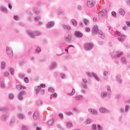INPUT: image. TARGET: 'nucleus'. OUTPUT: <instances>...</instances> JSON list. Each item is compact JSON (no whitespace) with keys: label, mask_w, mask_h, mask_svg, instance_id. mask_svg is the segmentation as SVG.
Here are the masks:
<instances>
[{"label":"nucleus","mask_w":130,"mask_h":130,"mask_svg":"<svg viewBox=\"0 0 130 130\" xmlns=\"http://www.w3.org/2000/svg\"><path fill=\"white\" fill-rule=\"evenodd\" d=\"M60 77L61 78V79H66V75L64 74L60 73Z\"/></svg>","instance_id":"5fc2aeb1"},{"label":"nucleus","mask_w":130,"mask_h":130,"mask_svg":"<svg viewBox=\"0 0 130 130\" xmlns=\"http://www.w3.org/2000/svg\"><path fill=\"white\" fill-rule=\"evenodd\" d=\"M16 88L18 91H21V90H24V89H26L25 87L22 86L21 84H17L16 86Z\"/></svg>","instance_id":"a211bd4d"},{"label":"nucleus","mask_w":130,"mask_h":130,"mask_svg":"<svg viewBox=\"0 0 130 130\" xmlns=\"http://www.w3.org/2000/svg\"><path fill=\"white\" fill-rule=\"evenodd\" d=\"M107 11L106 9H104L102 10L99 13V17H104V16H106Z\"/></svg>","instance_id":"dca6fc26"},{"label":"nucleus","mask_w":130,"mask_h":130,"mask_svg":"<svg viewBox=\"0 0 130 130\" xmlns=\"http://www.w3.org/2000/svg\"><path fill=\"white\" fill-rule=\"evenodd\" d=\"M72 25L74 26V27H77L78 26V22L76 21V19H72L71 20Z\"/></svg>","instance_id":"c85d7f7f"},{"label":"nucleus","mask_w":130,"mask_h":130,"mask_svg":"<svg viewBox=\"0 0 130 130\" xmlns=\"http://www.w3.org/2000/svg\"><path fill=\"white\" fill-rule=\"evenodd\" d=\"M97 127H98V130H104V129H103V127H102L100 124H98L97 125Z\"/></svg>","instance_id":"13d9d810"},{"label":"nucleus","mask_w":130,"mask_h":130,"mask_svg":"<svg viewBox=\"0 0 130 130\" xmlns=\"http://www.w3.org/2000/svg\"><path fill=\"white\" fill-rule=\"evenodd\" d=\"M32 11L34 14H36V15H39L40 13V10L37 8H34Z\"/></svg>","instance_id":"412c9836"},{"label":"nucleus","mask_w":130,"mask_h":130,"mask_svg":"<svg viewBox=\"0 0 130 130\" xmlns=\"http://www.w3.org/2000/svg\"><path fill=\"white\" fill-rule=\"evenodd\" d=\"M56 66H57V63H56V62H52L51 63V66H50V69L52 71L53 69L56 68Z\"/></svg>","instance_id":"f3484780"},{"label":"nucleus","mask_w":130,"mask_h":130,"mask_svg":"<svg viewBox=\"0 0 130 130\" xmlns=\"http://www.w3.org/2000/svg\"><path fill=\"white\" fill-rule=\"evenodd\" d=\"M84 48L87 51H89L94 48V45L92 43H86L84 44Z\"/></svg>","instance_id":"39448f33"},{"label":"nucleus","mask_w":130,"mask_h":130,"mask_svg":"<svg viewBox=\"0 0 130 130\" xmlns=\"http://www.w3.org/2000/svg\"><path fill=\"white\" fill-rule=\"evenodd\" d=\"M24 81L25 83H26V84H28V83H29V79L28 78V77H25L24 79Z\"/></svg>","instance_id":"bf43d9fd"},{"label":"nucleus","mask_w":130,"mask_h":130,"mask_svg":"<svg viewBox=\"0 0 130 130\" xmlns=\"http://www.w3.org/2000/svg\"><path fill=\"white\" fill-rule=\"evenodd\" d=\"M107 95H108V93L105 91H103L101 93V97L103 98V99H105V98H106L107 96Z\"/></svg>","instance_id":"b1692460"},{"label":"nucleus","mask_w":130,"mask_h":130,"mask_svg":"<svg viewBox=\"0 0 130 130\" xmlns=\"http://www.w3.org/2000/svg\"><path fill=\"white\" fill-rule=\"evenodd\" d=\"M91 75L93 77V78H94L95 80L97 81V82H100V79L99 78L98 76H97V74H95V73L94 72H92Z\"/></svg>","instance_id":"6ab92c4d"},{"label":"nucleus","mask_w":130,"mask_h":130,"mask_svg":"<svg viewBox=\"0 0 130 130\" xmlns=\"http://www.w3.org/2000/svg\"><path fill=\"white\" fill-rule=\"evenodd\" d=\"M6 53L10 58L14 57V52L13 49L10 47H7L6 49Z\"/></svg>","instance_id":"20e7f679"},{"label":"nucleus","mask_w":130,"mask_h":130,"mask_svg":"<svg viewBox=\"0 0 130 130\" xmlns=\"http://www.w3.org/2000/svg\"><path fill=\"white\" fill-rule=\"evenodd\" d=\"M83 97L82 95H78L75 96V100L77 101H80L81 99H83Z\"/></svg>","instance_id":"bb28decb"},{"label":"nucleus","mask_w":130,"mask_h":130,"mask_svg":"<svg viewBox=\"0 0 130 130\" xmlns=\"http://www.w3.org/2000/svg\"><path fill=\"white\" fill-rule=\"evenodd\" d=\"M17 118L18 119H20V120H23L24 118H25V115L19 113L17 114Z\"/></svg>","instance_id":"5701e85b"},{"label":"nucleus","mask_w":130,"mask_h":130,"mask_svg":"<svg viewBox=\"0 0 130 130\" xmlns=\"http://www.w3.org/2000/svg\"><path fill=\"white\" fill-rule=\"evenodd\" d=\"M116 81L118 82L119 84H122V79H121V75L117 74L116 76Z\"/></svg>","instance_id":"4468645a"},{"label":"nucleus","mask_w":130,"mask_h":130,"mask_svg":"<svg viewBox=\"0 0 130 130\" xmlns=\"http://www.w3.org/2000/svg\"><path fill=\"white\" fill-rule=\"evenodd\" d=\"M111 15L114 18H116V12L113 11L111 12Z\"/></svg>","instance_id":"4d7b16f0"},{"label":"nucleus","mask_w":130,"mask_h":130,"mask_svg":"<svg viewBox=\"0 0 130 130\" xmlns=\"http://www.w3.org/2000/svg\"><path fill=\"white\" fill-rule=\"evenodd\" d=\"M91 119H87L86 120V121L85 122H84V124L85 125H88V124H91Z\"/></svg>","instance_id":"473e14b6"},{"label":"nucleus","mask_w":130,"mask_h":130,"mask_svg":"<svg viewBox=\"0 0 130 130\" xmlns=\"http://www.w3.org/2000/svg\"><path fill=\"white\" fill-rule=\"evenodd\" d=\"M40 19V16H37L35 18V21H36V22L38 21V20Z\"/></svg>","instance_id":"774afa93"},{"label":"nucleus","mask_w":130,"mask_h":130,"mask_svg":"<svg viewBox=\"0 0 130 130\" xmlns=\"http://www.w3.org/2000/svg\"><path fill=\"white\" fill-rule=\"evenodd\" d=\"M130 110V106L128 105H126L125 106V113H127Z\"/></svg>","instance_id":"c756f323"},{"label":"nucleus","mask_w":130,"mask_h":130,"mask_svg":"<svg viewBox=\"0 0 130 130\" xmlns=\"http://www.w3.org/2000/svg\"><path fill=\"white\" fill-rule=\"evenodd\" d=\"M7 108L5 107H0V111H6Z\"/></svg>","instance_id":"3c124183"},{"label":"nucleus","mask_w":130,"mask_h":130,"mask_svg":"<svg viewBox=\"0 0 130 130\" xmlns=\"http://www.w3.org/2000/svg\"><path fill=\"white\" fill-rule=\"evenodd\" d=\"M82 82L81 83V86L84 88V89H88V85L87 83H88V80L86 78L82 79Z\"/></svg>","instance_id":"6e6552de"},{"label":"nucleus","mask_w":130,"mask_h":130,"mask_svg":"<svg viewBox=\"0 0 130 130\" xmlns=\"http://www.w3.org/2000/svg\"><path fill=\"white\" fill-rule=\"evenodd\" d=\"M41 51V49L39 47H37L36 49L35 50V53L38 54L40 53V52Z\"/></svg>","instance_id":"c9c22d12"},{"label":"nucleus","mask_w":130,"mask_h":130,"mask_svg":"<svg viewBox=\"0 0 130 130\" xmlns=\"http://www.w3.org/2000/svg\"><path fill=\"white\" fill-rule=\"evenodd\" d=\"M57 14H58V15H63V11H62L60 9H59V10H58Z\"/></svg>","instance_id":"de8ad7c7"},{"label":"nucleus","mask_w":130,"mask_h":130,"mask_svg":"<svg viewBox=\"0 0 130 130\" xmlns=\"http://www.w3.org/2000/svg\"><path fill=\"white\" fill-rule=\"evenodd\" d=\"M48 91L49 93H54V89L52 87H49Z\"/></svg>","instance_id":"a19ab883"},{"label":"nucleus","mask_w":130,"mask_h":130,"mask_svg":"<svg viewBox=\"0 0 130 130\" xmlns=\"http://www.w3.org/2000/svg\"><path fill=\"white\" fill-rule=\"evenodd\" d=\"M74 35L77 38H82L83 37V33H82L80 31H75L74 33Z\"/></svg>","instance_id":"f8f14e48"},{"label":"nucleus","mask_w":130,"mask_h":130,"mask_svg":"<svg viewBox=\"0 0 130 130\" xmlns=\"http://www.w3.org/2000/svg\"><path fill=\"white\" fill-rule=\"evenodd\" d=\"M66 115H68V116H70V115H73L74 113L72 112H67L66 113Z\"/></svg>","instance_id":"603ef678"},{"label":"nucleus","mask_w":130,"mask_h":130,"mask_svg":"<svg viewBox=\"0 0 130 130\" xmlns=\"http://www.w3.org/2000/svg\"><path fill=\"white\" fill-rule=\"evenodd\" d=\"M64 41L67 42V43H71L72 42V34L70 32H67L64 36Z\"/></svg>","instance_id":"7ed1b4c3"},{"label":"nucleus","mask_w":130,"mask_h":130,"mask_svg":"<svg viewBox=\"0 0 130 130\" xmlns=\"http://www.w3.org/2000/svg\"><path fill=\"white\" fill-rule=\"evenodd\" d=\"M119 13L121 16H124L125 15V11H124V10L123 9L121 8L119 10Z\"/></svg>","instance_id":"393cba45"},{"label":"nucleus","mask_w":130,"mask_h":130,"mask_svg":"<svg viewBox=\"0 0 130 130\" xmlns=\"http://www.w3.org/2000/svg\"><path fill=\"white\" fill-rule=\"evenodd\" d=\"M1 87L4 89L5 88V83H4V81H1Z\"/></svg>","instance_id":"0e129e2a"},{"label":"nucleus","mask_w":130,"mask_h":130,"mask_svg":"<svg viewBox=\"0 0 130 130\" xmlns=\"http://www.w3.org/2000/svg\"><path fill=\"white\" fill-rule=\"evenodd\" d=\"M100 112L101 113H110V111L105 108H100Z\"/></svg>","instance_id":"2eb2a0df"},{"label":"nucleus","mask_w":130,"mask_h":130,"mask_svg":"<svg viewBox=\"0 0 130 130\" xmlns=\"http://www.w3.org/2000/svg\"><path fill=\"white\" fill-rule=\"evenodd\" d=\"M6 67V62L3 61L1 64V69L4 70Z\"/></svg>","instance_id":"c03bdc74"},{"label":"nucleus","mask_w":130,"mask_h":130,"mask_svg":"<svg viewBox=\"0 0 130 130\" xmlns=\"http://www.w3.org/2000/svg\"><path fill=\"white\" fill-rule=\"evenodd\" d=\"M115 33L116 35H118V36L120 37L118 38V40L120 41V42H122V41H123L124 39L125 38V36L123 35H121V34L118 31H116Z\"/></svg>","instance_id":"0eeeda50"},{"label":"nucleus","mask_w":130,"mask_h":130,"mask_svg":"<svg viewBox=\"0 0 130 130\" xmlns=\"http://www.w3.org/2000/svg\"><path fill=\"white\" fill-rule=\"evenodd\" d=\"M50 96H51V97H52L53 98L56 99V98H57V93H54L51 94Z\"/></svg>","instance_id":"09e8293b"},{"label":"nucleus","mask_w":130,"mask_h":130,"mask_svg":"<svg viewBox=\"0 0 130 130\" xmlns=\"http://www.w3.org/2000/svg\"><path fill=\"white\" fill-rule=\"evenodd\" d=\"M27 92L25 91H21L19 93H18L17 98L20 101L24 100V95H26Z\"/></svg>","instance_id":"423d86ee"},{"label":"nucleus","mask_w":130,"mask_h":130,"mask_svg":"<svg viewBox=\"0 0 130 130\" xmlns=\"http://www.w3.org/2000/svg\"><path fill=\"white\" fill-rule=\"evenodd\" d=\"M38 112H35L34 114H33V118L35 119V120H37V118H38Z\"/></svg>","instance_id":"2f4dec72"},{"label":"nucleus","mask_w":130,"mask_h":130,"mask_svg":"<svg viewBox=\"0 0 130 130\" xmlns=\"http://www.w3.org/2000/svg\"><path fill=\"white\" fill-rule=\"evenodd\" d=\"M15 96L14 95V93H10L9 94V99H14Z\"/></svg>","instance_id":"37998d69"},{"label":"nucleus","mask_w":130,"mask_h":130,"mask_svg":"<svg viewBox=\"0 0 130 130\" xmlns=\"http://www.w3.org/2000/svg\"><path fill=\"white\" fill-rule=\"evenodd\" d=\"M54 26V21L49 22L46 24V28H47V29H50V28H53Z\"/></svg>","instance_id":"ddd939ff"},{"label":"nucleus","mask_w":130,"mask_h":130,"mask_svg":"<svg viewBox=\"0 0 130 130\" xmlns=\"http://www.w3.org/2000/svg\"><path fill=\"white\" fill-rule=\"evenodd\" d=\"M18 76L20 79H23V78H24V77H25V73H20L18 74Z\"/></svg>","instance_id":"ea45409f"},{"label":"nucleus","mask_w":130,"mask_h":130,"mask_svg":"<svg viewBox=\"0 0 130 130\" xmlns=\"http://www.w3.org/2000/svg\"><path fill=\"white\" fill-rule=\"evenodd\" d=\"M76 93V90H75V89H72V92L71 93H67V95L68 96H74Z\"/></svg>","instance_id":"7c9ffc66"},{"label":"nucleus","mask_w":130,"mask_h":130,"mask_svg":"<svg viewBox=\"0 0 130 130\" xmlns=\"http://www.w3.org/2000/svg\"><path fill=\"white\" fill-rule=\"evenodd\" d=\"M13 19L15 21H20V16L18 15H14Z\"/></svg>","instance_id":"58836bf2"},{"label":"nucleus","mask_w":130,"mask_h":130,"mask_svg":"<svg viewBox=\"0 0 130 130\" xmlns=\"http://www.w3.org/2000/svg\"><path fill=\"white\" fill-rule=\"evenodd\" d=\"M53 123H54V122H53V119H51V120H49L47 122V124L49 126H51L52 125H53Z\"/></svg>","instance_id":"cd10ccee"},{"label":"nucleus","mask_w":130,"mask_h":130,"mask_svg":"<svg viewBox=\"0 0 130 130\" xmlns=\"http://www.w3.org/2000/svg\"><path fill=\"white\" fill-rule=\"evenodd\" d=\"M85 75H86L87 77H89V78H91V77H92V73H90V72H86Z\"/></svg>","instance_id":"6e6d98bb"},{"label":"nucleus","mask_w":130,"mask_h":130,"mask_svg":"<svg viewBox=\"0 0 130 130\" xmlns=\"http://www.w3.org/2000/svg\"><path fill=\"white\" fill-rule=\"evenodd\" d=\"M107 91H108V95L110 96H111V88L110 87V86H108Z\"/></svg>","instance_id":"72a5a7b5"},{"label":"nucleus","mask_w":130,"mask_h":130,"mask_svg":"<svg viewBox=\"0 0 130 130\" xmlns=\"http://www.w3.org/2000/svg\"><path fill=\"white\" fill-rule=\"evenodd\" d=\"M62 28L65 30H71V26L64 24L62 25Z\"/></svg>","instance_id":"aec40b11"},{"label":"nucleus","mask_w":130,"mask_h":130,"mask_svg":"<svg viewBox=\"0 0 130 130\" xmlns=\"http://www.w3.org/2000/svg\"><path fill=\"white\" fill-rule=\"evenodd\" d=\"M67 128H71V127H73V123L71 122H69L67 123Z\"/></svg>","instance_id":"f704fd0d"},{"label":"nucleus","mask_w":130,"mask_h":130,"mask_svg":"<svg viewBox=\"0 0 130 130\" xmlns=\"http://www.w3.org/2000/svg\"><path fill=\"white\" fill-rule=\"evenodd\" d=\"M10 116V113L7 112L3 114L2 116L1 119L2 121H7V119Z\"/></svg>","instance_id":"9d476101"},{"label":"nucleus","mask_w":130,"mask_h":130,"mask_svg":"<svg viewBox=\"0 0 130 130\" xmlns=\"http://www.w3.org/2000/svg\"><path fill=\"white\" fill-rule=\"evenodd\" d=\"M88 111L90 114H92V115H97V114H98V112L94 109L89 108L88 109Z\"/></svg>","instance_id":"9b49d317"},{"label":"nucleus","mask_w":130,"mask_h":130,"mask_svg":"<svg viewBox=\"0 0 130 130\" xmlns=\"http://www.w3.org/2000/svg\"><path fill=\"white\" fill-rule=\"evenodd\" d=\"M90 28H89L88 27H86L85 28V31L86 32H90Z\"/></svg>","instance_id":"338daca9"},{"label":"nucleus","mask_w":130,"mask_h":130,"mask_svg":"<svg viewBox=\"0 0 130 130\" xmlns=\"http://www.w3.org/2000/svg\"><path fill=\"white\" fill-rule=\"evenodd\" d=\"M26 32L29 37L30 38H32L33 39H35V38L37 36H40V35H41V32L38 31H32L31 30H27Z\"/></svg>","instance_id":"f03ea898"},{"label":"nucleus","mask_w":130,"mask_h":130,"mask_svg":"<svg viewBox=\"0 0 130 130\" xmlns=\"http://www.w3.org/2000/svg\"><path fill=\"white\" fill-rule=\"evenodd\" d=\"M83 23L86 26H88V24H89V22L88 19H85L83 20Z\"/></svg>","instance_id":"79ce46f5"},{"label":"nucleus","mask_w":130,"mask_h":130,"mask_svg":"<svg viewBox=\"0 0 130 130\" xmlns=\"http://www.w3.org/2000/svg\"><path fill=\"white\" fill-rule=\"evenodd\" d=\"M1 11H2V12H4V13H7V8H6V7H1Z\"/></svg>","instance_id":"a18cd8bd"},{"label":"nucleus","mask_w":130,"mask_h":130,"mask_svg":"<svg viewBox=\"0 0 130 130\" xmlns=\"http://www.w3.org/2000/svg\"><path fill=\"white\" fill-rule=\"evenodd\" d=\"M58 117H59V118H60V119H63V114H62V113H59L58 115Z\"/></svg>","instance_id":"052dcab7"},{"label":"nucleus","mask_w":130,"mask_h":130,"mask_svg":"<svg viewBox=\"0 0 130 130\" xmlns=\"http://www.w3.org/2000/svg\"><path fill=\"white\" fill-rule=\"evenodd\" d=\"M119 111L122 114L125 113V110L123 108H120Z\"/></svg>","instance_id":"49530a36"},{"label":"nucleus","mask_w":130,"mask_h":130,"mask_svg":"<svg viewBox=\"0 0 130 130\" xmlns=\"http://www.w3.org/2000/svg\"><path fill=\"white\" fill-rule=\"evenodd\" d=\"M112 54H115L116 57H120L121 55H123V52H120L119 53H118V52H116Z\"/></svg>","instance_id":"4be33fe9"},{"label":"nucleus","mask_w":130,"mask_h":130,"mask_svg":"<svg viewBox=\"0 0 130 130\" xmlns=\"http://www.w3.org/2000/svg\"><path fill=\"white\" fill-rule=\"evenodd\" d=\"M92 33L93 34H96L99 36V37L100 38H101V39H104L105 38V35H104V34H103V32L102 31L98 29V26L94 25L92 29Z\"/></svg>","instance_id":"f257e3e1"},{"label":"nucleus","mask_w":130,"mask_h":130,"mask_svg":"<svg viewBox=\"0 0 130 130\" xmlns=\"http://www.w3.org/2000/svg\"><path fill=\"white\" fill-rule=\"evenodd\" d=\"M35 89L36 91V94H38V93H39V91L41 90V86H37Z\"/></svg>","instance_id":"4c0bfd02"},{"label":"nucleus","mask_w":130,"mask_h":130,"mask_svg":"<svg viewBox=\"0 0 130 130\" xmlns=\"http://www.w3.org/2000/svg\"><path fill=\"white\" fill-rule=\"evenodd\" d=\"M22 130H28V126L26 125H23L22 127Z\"/></svg>","instance_id":"680f3d73"},{"label":"nucleus","mask_w":130,"mask_h":130,"mask_svg":"<svg viewBox=\"0 0 130 130\" xmlns=\"http://www.w3.org/2000/svg\"><path fill=\"white\" fill-rule=\"evenodd\" d=\"M98 44L99 45H103V44H104V42H102V41H98Z\"/></svg>","instance_id":"69168bd1"},{"label":"nucleus","mask_w":130,"mask_h":130,"mask_svg":"<svg viewBox=\"0 0 130 130\" xmlns=\"http://www.w3.org/2000/svg\"><path fill=\"white\" fill-rule=\"evenodd\" d=\"M96 124H93L91 126V130H97V128L96 127Z\"/></svg>","instance_id":"8fccbe9b"},{"label":"nucleus","mask_w":130,"mask_h":130,"mask_svg":"<svg viewBox=\"0 0 130 130\" xmlns=\"http://www.w3.org/2000/svg\"><path fill=\"white\" fill-rule=\"evenodd\" d=\"M121 62L122 64H126V58H125V57H121Z\"/></svg>","instance_id":"a878e982"},{"label":"nucleus","mask_w":130,"mask_h":130,"mask_svg":"<svg viewBox=\"0 0 130 130\" xmlns=\"http://www.w3.org/2000/svg\"><path fill=\"white\" fill-rule=\"evenodd\" d=\"M95 4H96L95 0H88L87 3V7L88 8H93V7L95 6Z\"/></svg>","instance_id":"1a4fd4ad"},{"label":"nucleus","mask_w":130,"mask_h":130,"mask_svg":"<svg viewBox=\"0 0 130 130\" xmlns=\"http://www.w3.org/2000/svg\"><path fill=\"white\" fill-rule=\"evenodd\" d=\"M11 75H14V73H15V70L13 68H10L9 70Z\"/></svg>","instance_id":"864d4df0"},{"label":"nucleus","mask_w":130,"mask_h":130,"mask_svg":"<svg viewBox=\"0 0 130 130\" xmlns=\"http://www.w3.org/2000/svg\"><path fill=\"white\" fill-rule=\"evenodd\" d=\"M15 122H16V118L12 117L10 121V125H12V124H13V123H15Z\"/></svg>","instance_id":"e433bc0d"},{"label":"nucleus","mask_w":130,"mask_h":130,"mask_svg":"<svg viewBox=\"0 0 130 130\" xmlns=\"http://www.w3.org/2000/svg\"><path fill=\"white\" fill-rule=\"evenodd\" d=\"M103 75L105 76V77H106L107 75H108V71H104L103 72Z\"/></svg>","instance_id":"e2e57ef3"}]
</instances>
